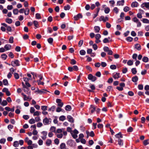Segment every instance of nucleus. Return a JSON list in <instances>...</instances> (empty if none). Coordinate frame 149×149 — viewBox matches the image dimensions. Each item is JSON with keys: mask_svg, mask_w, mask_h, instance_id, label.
Masks as SVG:
<instances>
[{"mask_svg": "<svg viewBox=\"0 0 149 149\" xmlns=\"http://www.w3.org/2000/svg\"><path fill=\"white\" fill-rule=\"evenodd\" d=\"M94 29L95 31H96V33H98L99 32L100 29V27L98 26H96L94 27Z\"/></svg>", "mask_w": 149, "mask_h": 149, "instance_id": "nucleus-32", "label": "nucleus"}, {"mask_svg": "<svg viewBox=\"0 0 149 149\" xmlns=\"http://www.w3.org/2000/svg\"><path fill=\"white\" fill-rule=\"evenodd\" d=\"M67 118L68 121L71 123H73L74 122V120L73 118L71 116H67Z\"/></svg>", "mask_w": 149, "mask_h": 149, "instance_id": "nucleus-16", "label": "nucleus"}, {"mask_svg": "<svg viewBox=\"0 0 149 149\" xmlns=\"http://www.w3.org/2000/svg\"><path fill=\"white\" fill-rule=\"evenodd\" d=\"M13 13L14 15H17L18 13V10L17 9H14L13 10Z\"/></svg>", "mask_w": 149, "mask_h": 149, "instance_id": "nucleus-40", "label": "nucleus"}, {"mask_svg": "<svg viewBox=\"0 0 149 149\" xmlns=\"http://www.w3.org/2000/svg\"><path fill=\"white\" fill-rule=\"evenodd\" d=\"M132 20L134 22L136 23L137 27H140L141 26V24L140 22L139 19H137L136 17H134L132 19Z\"/></svg>", "mask_w": 149, "mask_h": 149, "instance_id": "nucleus-1", "label": "nucleus"}, {"mask_svg": "<svg viewBox=\"0 0 149 149\" xmlns=\"http://www.w3.org/2000/svg\"><path fill=\"white\" fill-rule=\"evenodd\" d=\"M65 118H66L65 116H61L59 117V119L60 120H61L62 121H63V120H65Z\"/></svg>", "mask_w": 149, "mask_h": 149, "instance_id": "nucleus-39", "label": "nucleus"}, {"mask_svg": "<svg viewBox=\"0 0 149 149\" xmlns=\"http://www.w3.org/2000/svg\"><path fill=\"white\" fill-rule=\"evenodd\" d=\"M56 102L58 103V106L60 107H62L63 105V103L61 102V100L59 99H56Z\"/></svg>", "mask_w": 149, "mask_h": 149, "instance_id": "nucleus-7", "label": "nucleus"}, {"mask_svg": "<svg viewBox=\"0 0 149 149\" xmlns=\"http://www.w3.org/2000/svg\"><path fill=\"white\" fill-rule=\"evenodd\" d=\"M32 98L30 97L29 95H28V96H27L26 95H24V101H27L29 99V100H30Z\"/></svg>", "mask_w": 149, "mask_h": 149, "instance_id": "nucleus-21", "label": "nucleus"}, {"mask_svg": "<svg viewBox=\"0 0 149 149\" xmlns=\"http://www.w3.org/2000/svg\"><path fill=\"white\" fill-rule=\"evenodd\" d=\"M15 50L17 52H19L21 50V48L19 46H17L15 48Z\"/></svg>", "mask_w": 149, "mask_h": 149, "instance_id": "nucleus-63", "label": "nucleus"}, {"mask_svg": "<svg viewBox=\"0 0 149 149\" xmlns=\"http://www.w3.org/2000/svg\"><path fill=\"white\" fill-rule=\"evenodd\" d=\"M29 123L31 124H34L35 123V120L33 118L29 120Z\"/></svg>", "mask_w": 149, "mask_h": 149, "instance_id": "nucleus-35", "label": "nucleus"}, {"mask_svg": "<svg viewBox=\"0 0 149 149\" xmlns=\"http://www.w3.org/2000/svg\"><path fill=\"white\" fill-rule=\"evenodd\" d=\"M118 144L120 146H122L123 145V141L120 139H119L118 140Z\"/></svg>", "mask_w": 149, "mask_h": 149, "instance_id": "nucleus-31", "label": "nucleus"}, {"mask_svg": "<svg viewBox=\"0 0 149 149\" xmlns=\"http://www.w3.org/2000/svg\"><path fill=\"white\" fill-rule=\"evenodd\" d=\"M142 61L144 62H147L148 61V58L146 56L143 57L142 59Z\"/></svg>", "mask_w": 149, "mask_h": 149, "instance_id": "nucleus-30", "label": "nucleus"}, {"mask_svg": "<svg viewBox=\"0 0 149 149\" xmlns=\"http://www.w3.org/2000/svg\"><path fill=\"white\" fill-rule=\"evenodd\" d=\"M135 48L139 51L141 49V46L139 44L137 43L135 45Z\"/></svg>", "mask_w": 149, "mask_h": 149, "instance_id": "nucleus-22", "label": "nucleus"}, {"mask_svg": "<svg viewBox=\"0 0 149 149\" xmlns=\"http://www.w3.org/2000/svg\"><path fill=\"white\" fill-rule=\"evenodd\" d=\"M138 77L136 76H135L132 78V80L134 82H136L138 81Z\"/></svg>", "mask_w": 149, "mask_h": 149, "instance_id": "nucleus-27", "label": "nucleus"}, {"mask_svg": "<svg viewBox=\"0 0 149 149\" xmlns=\"http://www.w3.org/2000/svg\"><path fill=\"white\" fill-rule=\"evenodd\" d=\"M130 10V8L127 6H125L123 10L125 12H127Z\"/></svg>", "mask_w": 149, "mask_h": 149, "instance_id": "nucleus-41", "label": "nucleus"}, {"mask_svg": "<svg viewBox=\"0 0 149 149\" xmlns=\"http://www.w3.org/2000/svg\"><path fill=\"white\" fill-rule=\"evenodd\" d=\"M49 119L47 118H45L43 120V123L45 125H47L49 123Z\"/></svg>", "mask_w": 149, "mask_h": 149, "instance_id": "nucleus-11", "label": "nucleus"}, {"mask_svg": "<svg viewBox=\"0 0 149 149\" xmlns=\"http://www.w3.org/2000/svg\"><path fill=\"white\" fill-rule=\"evenodd\" d=\"M110 11V9L109 8H104V12L106 13L107 14L109 13Z\"/></svg>", "mask_w": 149, "mask_h": 149, "instance_id": "nucleus-38", "label": "nucleus"}, {"mask_svg": "<svg viewBox=\"0 0 149 149\" xmlns=\"http://www.w3.org/2000/svg\"><path fill=\"white\" fill-rule=\"evenodd\" d=\"M23 89L28 95H31V92L30 91H29V88L28 87H26V88H23Z\"/></svg>", "mask_w": 149, "mask_h": 149, "instance_id": "nucleus-8", "label": "nucleus"}, {"mask_svg": "<svg viewBox=\"0 0 149 149\" xmlns=\"http://www.w3.org/2000/svg\"><path fill=\"white\" fill-rule=\"evenodd\" d=\"M124 3V0H121V1H118L117 2V5L118 6H123Z\"/></svg>", "mask_w": 149, "mask_h": 149, "instance_id": "nucleus-14", "label": "nucleus"}, {"mask_svg": "<svg viewBox=\"0 0 149 149\" xmlns=\"http://www.w3.org/2000/svg\"><path fill=\"white\" fill-rule=\"evenodd\" d=\"M7 57V55L5 54H3L1 55V58L4 60L6 59Z\"/></svg>", "mask_w": 149, "mask_h": 149, "instance_id": "nucleus-33", "label": "nucleus"}, {"mask_svg": "<svg viewBox=\"0 0 149 149\" xmlns=\"http://www.w3.org/2000/svg\"><path fill=\"white\" fill-rule=\"evenodd\" d=\"M50 131L52 132H55V133L56 131V127L54 126L51 127L50 129Z\"/></svg>", "mask_w": 149, "mask_h": 149, "instance_id": "nucleus-42", "label": "nucleus"}, {"mask_svg": "<svg viewBox=\"0 0 149 149\" xmlns=\"http://www.w3.org/2000/svg\"><path fill=\"white\" fill-rule=\"evenodd\" d=\"M127 64L129 65H132L133 64V62L131 60H129L127 62Z\"/></svg>", "mask_w": 149, "mask_h": 149, "instance_id": "nucleus-53", "label": "nucleus"}, {"mask_svg": "<svg viewBox=\"0 0 149 149\" xmlns=\"http://www.w3.org/2000/svg\"><path fill=\"white\" fill-rule=\"evenodd\" d=\"M111 40L110 37H108V38H105L103 40V42L104 43H108L111 42Z\"/></svg>", "mask_w": 149, "mask_h": 149, "instance_id": "nucleus-12", "label": "nucleus"}, {"mask_svg": "<svg viewBox=\"0 0 149 149\" xmlns=\"http://www.w3.org/2000/svg\"><path fill=\"white\" fill-rule=\"evenodd\" d=\"M115 136L116 138L119 139L123 137V136L120 132H119L116 134Z\"/></svg>", "mask_w": 149, "mask_h": 149, "instance_id": "nucleus-23", "label": "nucleus"}, {"mask_svg": "<svg viewBox=\"0 0 149 149\" xmlns=\"http://www.w3.org/2000/svg\"><path fill=\"white\" fill-rule=\"evenodd\" d=\"M52 140L50 139H47L46 142V144L47 146H50L52 144Z\"/></svg>", "mask_w": 149, "mask_h": 149, "instance_id": "nucleus-18", "label": "nucleus"}, {"mask_svg": "<svg viewBox=\"0 0 149 149\" xmlns=\"http://www.w3.org/2000/svg\"><path fill=\"white\" fill-rule=\"evenodd\" d=\"M86 52L84 50H81L80 51V54L81 55H84L86 54Z\"/></svg>", "mask_w": 149, "mask_h": 149, "instance_id": "nucleus-43", "label": "nucleus"}, {"mask_svg": "<svg viewBox=\"0 0 149 149\" xmlns=\"http://www.w3.org/2000/svg\"><path fill=\"white\" fill-rule=\"evenodd\" d=\"M35 110V109L33 107H31L30 109V112L31 113H34V112Z\"/></svg>", "mask_w": 149, "mask_h": 149, "instance_id": "nucleus-61", "label": "nucleus"}, {"mask_svg": "<svg viewBox=\"0 0 149 149\" xmlns=\"http://www.w3.org/2000/svg\"><path fill=\"white\" fill-rule=\"evenodd\" d=\"M144 145L146 146L149 144V139H147L144 140L143 142Z\"/></svg>", "mask_w": 149, "mask_h": 149, "instance_id": "nucleus-44", "label": "nucleus"}, {"mask_svg": "<svg viewBox=\"0 0 149 149\" xmlns=\"http://www.w3.org/2000/svg\"><path fill=\"white\" fill-rule=\"evenodd\" d=\"M65 109L66 111H70L71 109V107L69 105H67L65 107Z\"/></svg>", "mask_w": 149, "mask_h": 149, "instance_id": "nucleus-29", "label": "nucleus"}, {"mask_svg": "<svg viewBox=\"0 0 149 149\" xmlns=\"http://www.w3.org/2000/svg\"><path fill=\"white\" fill-rule=\"evenodd\" d=\"M45 91H47L46 90L44 89H42V90H39L38 89L36 91V92H37L40 94L45 93Z\"/></svg>", "mask_w": 149, "mask_h": 149, "instance_id": "nucleus-9", "label": "nucleus"}, {"mask_svg": "<svg viewBox=\"0 0 149 149\" xmlns=\"http://www.w3.org/2000/svg\"><path fill=\"white\" fill-rule=\"evenodd\" d=\"M3 82V84L5 85H7L8 84V81L6 79H4Z\"/></svg>", "mask_w": 149, "mask_h": 149, "instance_id": "nucleus-46", "label": "nucleus"}, {"mask_svg": "<svg viewBox=\"0 0 149 149\" xmlns=\"http://www.w3.org/2000/svg\"><path fill=\"white\" fill-rule=\"evenodd\" d=\"M90 109H91V113H93L95 111L96 107L93 105H91L90 106Z\"/></svg>", "mask_w": 149, "mask_h": 149, "instance_id": "nucleus-17", "label": "nucleus"}, {"mask_svg": "<svg viewBox=\"0 0 149 149\" xmlns=\"http://www.w3.org/2000/svg\"><path fill=\"white\" fill-rule=\"evenodd\" d=\"M11 46L9 44H6L4 46V48L6 51L9 50L11 49Z\"/></svg>", "mask_w": 149, "mask_h": 149, "instance_id": "nucleus-13", "label": "nucleus"}, {"mask_svg": "<svg viewBox=\"0 0 149 149\" xmlns=\"http://www.w3.org/2000/svg\"><path fill=\"white\" fill-rule=\"evenodd\" d=\"M36 17L37 19H41V17L40 14L38 13H37L36 14Z\"/></svg>", "mask_w": 149, "mask_h": 149, "instance_id": "nucleus-49", "label": "nucleus"}, {"mask_svg": "<svg viewBox=\"0 0 149 149\" xmlns=\"http://www.w3.org/2000/svg\"><path fill=\"white\" fill-rule=\"evenodd\" d=\"M76 63V61L74 59H72L71 60L70 63L72 65H74Z\"/></svg>", "mask_w": 149, "mask_h": 149, "instance_id": "nucleus-64", "label": "nucleus"}, {"mask_svg": "<svg viewBox=\"0 0 149 149\" xmlns=\"http://www.w3.org/2000/svg\"><path fill=\"white\" fill-rule=\"evenodd\" d=\"M38 143L39 145L41 146L43 144V141L42 139H40L38 140Z\"/></svg>", "mask_w": 149, "mask_h": 149, "instance_id": "nucleus-62", "label": "nucleus"}, {"mask_svg": "<svg viewBox=\"0 0 149 149\" xmlns=\"http://www.w3.org/2000/svg\"><path fill=\"white\" fill-rule=\"evenodd\" d=\"M70 6L68 5L67 6H64V9L65 10H69L70 9Z\"/></svg>", "mask_w": 149, "mask_h": 149, "instance_id": "nucleus-55", "label": "nucleus"}, {"mask_svg": "<svg viewBox=\"0 0 149 149\" xmlns=\"http://www.w3.org/2000/svg\"><path fill=\"white\" fill-rule=\"evenodd\" d=\"M113 11L115 12L116 14L118 13L119 10L117 7H115L113 9Z\"/></svg>", "mask_w": 149, "mask_h": 149, "instance_id": "nucleus-52", "label": "nucleus"}, {"mask_svg": "<svg viewBox=\"0 0 149 149\" xmlns=\"http://www.w3.org/2000/svg\"><path fill=\"white\" fill-rule=\"evenodd\" d=\"M71 134L74 139L76 138L78 136L77 134L73 133L72 132L71 133Z\"/></svg>", "mask_w": 149, "mask_h": 149, "instance_id": "nucleus-50", "label": "nucleus"}, {"mask_svg": "<svg viewBox=\"0 0 149 149\" xmlns=\"http://www.w3.org/2000/svg\"><path fill=\"white\" fill-rule=\"evenodd\" d=\"M41 109L44 111L47 110V107L46 106H42L41 107Z\"/></svg>", "mask_w": 149, "mask_h": 149, "instance_id": "nucleus-51", "label": "nucleus"}, {"mask_svg": "<svg viewBox=\"0 0 149 149\" xmlns=\"http://www.w3.org/2000/svg\"><path fill=\"white\" fill-rule=\"evenodd\" d=\"M13 37H10L9 40V42L10 43H12L13 42Z\"/></svg>", "mask_w": 149, "mask_h": 149, "instance_id": "nucleus-45", "label": "nucleus"}, {"mask_svg": "<svg viewBox=\"0 0 149 149\" xmlns=\"http://www.w3.org/2000/svg\"><path fill=\"white\" fill-rule=\"evenodd\" d=\"M137 56V55L136 54H134L132 55V58L133 59H134L135 61H136V58Z\"/></svg>", "mask_w": 149, "mask_h": 149, "instance_id": "nucleus-47", "label": "nucleus"}, {"mask_svg": "<svg viewBox=\"0 0 149 149\" xmlns=\"http://www.w3.org/2000/svg\"><path fill=\"white\" fill-rule=\"evenodd\" d=\"M14 77H15V78L16 79H18L19 78V74H18V73H14Z\"/></svg>", "mask_w": 149, "mask_h": 149, "instance_id": "nucleus-57", "label": "nucleus"}, {"mask_svg": "<svg viewBox=\"0 0 149 149\" xmlns=\"http://www.w3.org/2000/svg\"><path fill=\"white\" fill-rule=\"evenodd\" d=\"M19 61L18 60H15L14 61H12L11 62V65L13 67L19 66L20 65Z\"/></svg>", "mask_w": 149, "mask_h": 149, "instance_id": "nucleus-2", "label": "nucleus"}, {"mask_svg": "<svg viewBox=\"0 0 149 149\" xmlns=\"http://www.w3.org/2000/svg\"><path fill=\"white\" fill-rule=\"evenodd\" d=\"M1 25L5 27L6 28V30L8 31L11 32L12 31V28L11 27L8 26L5 23H2Z\"/></svg>", "mask_w": 149, "mask_h": 149, "instance_id": "nucleus-5", "label": "nucleus"}, {"mask_svg": "<svg viewBox=\"0 0 149 149\" xmlns=\"http://www.w3.org/2000/svg\"><path fill=\"white\" fill-rule=\"evenodd\" d=\"M142 21L143 23H144L149 24V20L146 18L143 19L142 20Z\"/></svg>", "mask_w": 149, "mask_h": 149, "instance_id": "nucleus-25", "label": "nucleus"}, {"mask_svg": "<svg viewBox=\"0 0 149 149\" xmlns=\"http://www.w3.org/2000/svg\"><path fill=\"white\" fill-rule=\"evenodd\" d=\"M65 147V143H62L60 146V148L61 149H64Z\"/></svg>", "mask_w": 149, "mask_h": 149, "instance_id": "nucleus-36", "label": "nucleus"}, {"mask_svg": "<svg viewBox=\"0 0 149 149\" xmlns=\"http://www.w3.org/2000/svg\"><path fill=\"white\" fill-rule=\"evenodd\" d=\"M5 21L6 22L9 24H10L12 23L13 22V20L12 19L10 18H6L5 19Z\"/></svg>", "mask_w": 149, "mask_h": 149, "instance_id": "nucleus-20", "label": "nucleus"}, {"mask_svg": "<svg viewBox=\"0 0 149 149\" xmlns=\"http://www.w3.org/2000/svg\"><path fill=\"white\" fill-rule=\"evenodd\" d=\"M6 139H1L0 140V143L2 144H4L6 142Z\"/></svg>", "mask_w": 149, "mask_h": 149, "instance_id": "nucleus-59", "label": "nucleus"}, {"mask_svg": "<svg viewBox=\"0 0 149 149\" xmlns=\"http://www.w3.org/2000/svg\"><path fill=\"white\" fill-rule=\"evenodd\" d=\"M41 133L42 135L41 136L42 139L43 140H45L47 138V132L44 131L42 132Z\"/></svg>", "mask_w": 149, "mask_h": 149, "instance_id": "nucleus-6", "label": "nucleus"}, {"mask_svg": "<svg viewBox=\"0 0 149 149\" xmlns=\"http://www.w3.org/2000/svg\"><path fill=\"white\" fill-rule=\"evenodd\" d=\"M8 104V103L7 102V101L6 100H3V101L1 102L0 103V104L3 106H5L6 105Z\"/></svg>", "mask_w": 149, "mask_h": 149, "instance_id": "nucleus-24", "label": "nucleus"}, {"mask_svg": "<svg viewBox=\"0 0 149 149\" xmlns=\"http://www.w3.org/2000/svg\"><path fill=\"white\" fill-rule=\"evenodd\" d=\"M33 23L34 25L36 27V28H38V22L34 20L33 22Z\"/></svg>", "mask_w": 149, "mask_h": 149, "instance_id": "nucleus-34", "label": "nucleus"}, {"mask_svg": "<svg viewBox=\"0 0 149 149\" xmlns=\"http://www.w3.org/2000/svg\"><path fill=\"white\" fill-rule=\"evenodd\" d=\"M138 3L136 1L133 2L131 5L132 7H136L138 6Z\"/></svg>", "mask_w": 149, "mask_h": 149, "instance_id": "nucleus-15", "label": "nucleus"}, {"mask_svg": "<svg viewBox=\"0 0 149 149\" xmlns=\"http://www.w3.org/2000/svg\"><path fill=\"white\" fill-rule=\"evenodd\" d=\"M144 6H145L147 8H149V3H144L143 4Z\"/></svg>", "mask_w": 149, "mask_h": 149, "instance_id": "nucleus-48", "label": "nucleus"}, {"mask_svg": "<svg viewBox=\"0 0 149 149\" xmlns=\"http://www.w3.org/2000/svg\"><path fill=\"white\" fill-rule=\"evenodd\" d=\"M13 146L15 147H17L19 146V143L18 141H16L14 142Z\"/></svg>", "mask_w": 149, "mask_h": 149, "instance_id": "nucleus-26", "label": "nucleus"}, {"mask_svg": "<svg viewBox=\"0 0 149 149\" xmlns=\"http://www.w3.org/2000/svg\"><path fill=\"white\" fill-rule=\"evenodd\" d=\"M88 79L91 80L92 81H94L96 80V77L95 76H93L91 74H89L88 76Z\"/></svg>", "mask_w": 149, "mask_h": 149, "instance_id": "nucleus-4", "label": "nucleus"}, {"mask_svg": "<svg viewBox=\"0 0 149 149\" xmlns=\"http://www.w3.org/2000/svg\"><path fill=\"white\" fill-rule=\"evenodd\" d=\"M103 49L105 52H107L108 55H112V54L113 52L111 50L109 49L108 47L106 46L104 47Z\"/></svg>", "mask_w": 149, "mask_h": 149, "instance_id": "nucleus-3", "label": "nucleus"}, {"mask_svg": "<svg viewBox=\"0 0 149 149\" xmlns=\"http://www.w3.org/2000/svg\"><path fill=\"white\" fill-rule=\"evenodd\" d=\"M63 130V129H58L55 132V133H61L62 132Z\"/></svg>", "mask_w": 149, "mask_h": 149, "instance_id": "nucleus-28", "label": "nucleus"}, {"mask_svg": "<svg viewBox=\"0 0 149 149\" xmlns=\"http://www.w3.org/2000/svg\"><path fill=\"white\" fill-rule=\"evenodd\" d=\"M56 107L54 106H52L51 108L49 109H48V111H54Z\"/></svg>", "mask_w": 149, "mask_h": 149, "instance_id": "nucleus-60", "label": "nucleus"}, {"mask_svg": "<svg viewBox=\"0 0 149 149\" xmlns=\"http://www.w3.org/2000/svg\"><path fill=\"white\" fill-rule=\"evenodd\" d=\"M95 75L98 77H100L101 76V74L100 72L98 71L96 73Z\"/></svg>", "mask_w": 149, "mask_h": 149, "instance_id": "nucleus-56", "label": "nucleus"}, {"mask_svg": "<svg viewBox=\"0 0 149 149\" xmlns=\"http://www.w3.org/2000/svg\"><path fill=\"white\" fill-rule=\"evenodd\" d=\"M40 113V112L38 111H36L35 112L33 113L34 116H39Z\"/></svg>", "mask_w": 149, "mask_h": 149, "instance_id": "nucleus-58", "label": "nucleus"}, {"mask_svg": "<svg viewBox=\"0 0 149 149\" xmlns=\"http://www.w3.org/2000/svg\"><path fill=\"white\" fill-rule=\"evenodd\" d=\"M110 68L112 70H115L116 68V66L114 65H112L110 66Z\"/></svg>", "mask_w": 149, "mask_h": 149, "instance_id": "nucleus-54", "label": "nucleus"}, {"mask_svg": "<svg viewBox=\"0 0 149 149\" xmlns=\"http://www.w3.org/2000/svg\"><path fill=\"white\" fill-rule=\"evenodd\" d=\"M120 74L119 73H116L115 74V73H113V78L115 79H116L120 77H119Z\"/></svg>", "mask_w": 149, "mask_h": 149, "instance_id": "nucleus-19", "label": "nucleus"}, {"mask_svg": "<svg viewBox=\"0 0 149 149\" xmlns=\"http://www.w3.org/2000/svg\"><path fill=\"white\" fill-rule=\"evenodd\" d=\"M82 17V16L81 14H79L75 16L74 17V19L75 20H77L81 18Z\"/></svg>", "mask_w": 149, "mask_h": 149, "instance_id": "nucleus-10", "label": "nucleus"}, {"mask_svg": "<svg viewBox=\"0 0 149 149\" xmlns=\"http://www.w3.org/2000/svg\"><path fill=\"white\" fill-rule=\"evenodd\" d=\"M132 72L133 74H136L137 72L136 68H132Z\"/></svg>", "mask_w": 149, "mask_h": 149, "instance_id": "nucleus-37", "label": "nucleus"}]
</instances>
